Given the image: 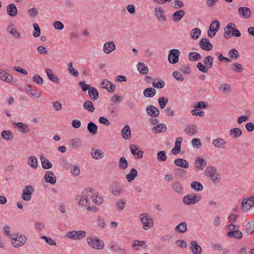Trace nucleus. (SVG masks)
<instances>
[{
    "mask_svg": "<svg viewBox=\"0 0 254 254\" xmlns=\"http://www.w3.org/2000/svg\"><path fill=\"white\" fill-rule=\"evenodd\" d=\"M232 30V35L234 37H239L241 33L239 30L236 28V26L234 23H229L224 28V37L226 39H229L231 37V32Z\"/></svg>",
    "mask_w": 254,
    "mask_h": 254,
    "instance_id": "2",
    "label": "nucleus"
},
{
    "mask_svg": "<svg viewBox=\"0 0 254 254\" xmlns=\"http://www.w3.org/2000/svg\"><path fill=\"white\" fill-rule=\"evenodd\" d=\"M137 175V172L135 169H131L130 172L126 175V178L128 182H131L135 179Z\"/></svg>",
    "mask_w": 254,
    "mask_h": 254,
    "instance_id": "43",
    "label": "nucleus"
},
{
    "mask_svg": "<svg viewBox=\"0 0 254 254\" xmlns=\"http://www.w3.org/2000/svg\"><path fill=\"white\" fill-rule=\"evenodd\" d=\"M218 90L219 92H221L223 94H226L231 92V87L228 84H222L218 87Z\"/></svg>",
    "mask_w": 254,
    "mask_h": 254,
    "instance_id": "39",
    "label": "nucleus"
},
{
    "mask_svg": "<svg viewBox=\"0 0 254 254\" xmlns=\"http://www.w3.org/2000/svg\"><path fill=\"white\" fill-rule=\"evenodd\" d=\"M83 106L84 108L90 112H93L95 110V107L92 102L89 100L85 101Z\"/></svg>",
    "mask_w": 254,
    "mask_h": 254,
    "instance_id": "53",
    "label": "nucleus"
},
{
    "mask_svg": "<svg viewBox=\"0 0 254 254\" xmlns=\"http://www.w3.org/2000/svg\"><path fill=\"white\" fill-rule=\"evenodd\" d=\"M174 164L183 168L187 169L189 167V162L185 159L182 158H178L174 160Z\"/></svg>",
    "mask_w": 254,
    "mask_h": 254,
    "instance_id": "31",
    "label": "nucleus"
},
{
    "mask_svg": "<svg viewBox=\"0 0 254 254\" xmlns=\"http://www.w3.org/2000/svg\"><path fill=\"white\" fill-rule=\"evenodd\" d=\"M89 96L93 99V100H96L98 98L99 94L97 89L94 87H91L88 91Z\"/></svg>",
    "mask_w": 254,
    "mask_h": 254,
    "instance_id": "49",
    "label": "nucleus"
},
{
    "mask_svg": "<svg viewBox=\"0 0 254 254\" xmlns=\"http://www.w3.org/2000/svg\"><path fill=\"white\" fill-rule=\"evenodd\" d=\"M93 198L92 201L96 204H101L103 199L102 196L94 193L91 188H87L82 191L81 195H77L76 199L78 200V204L81 207H86L90 204V199Z\"/></svg>",
    "mask_w": 254,
    "mask_h": 254,
    "instance_id": "1",
    "label": "nucleus"
},
{
    "mask_svg": "<svg viewBox=\"0 0 254 254\" xmlns=\"http://www.w3.org/2000/svg\"><path fill=\"white\" fill-rule=\"evenodd\" d=\"M156 94V90L152 87L146 88L143 91V95L145 97H153Z\"/></svg>",
    "mask_w": 254,
    "mask_h": 254,
    "instance_id": "42",
    "label": "nucleus"
},
{
    "mask_svg": "<svg viewBox=\"0 0 254 254\" xmlns=\"http://www.w3.org/2000/svg\"><path fill=\"white\" fill-rule=\"evenodd\" d=\"M87 242L92 248L96 250H102L104 247V243L97 238L88 237Z\"/></svg>",
    "mask_w": 254,
    "mask_h": 254,
    "instance_id": "7",
    "label": "nucleus"
},
{
    "mask_svg": "<svg viewBox=\"0 0 254 254\" xmlns=\"http://www.w3.org/2000/svg\"><path fill=\"white\" fill-rule=\"evenodd\" d=\"M146 113L151 117H157L159 115V111L153 105H148L146 109Z\"/></svg>",
    "mask_w": 254,
    "mask_h": 254,
    "instance_id": "19",
    "label": "nucleus"
},
{
    "mask_svg": "<svg viewBox=\"0 0 254 254\" xmlns=\"http://www.w3.org/2000/svg\"><path fill=\"white\" fill-rule=\"evenodd\" d=\"M246 231L248 234H251L254 232V221H251L247 223Z\"/></svg>",
    "mask_w": 254,
    "mask_h": 254,
    "instance_id": "55",
    "label": "nucleus"
},
{
    "mask_svg": "<svg viewBox=\"0 0 254 254\" xmlns=\"http://www.w3.org/2000/svg\"><path fill=\"white\" fill-rule=\"evenodd\" d=\"M175 172L181 179H184L187 177V172L183 169L179 168L176 169L175 170Z\"/></svg>",
    "mask_w": 254,
    "mask_h": 254,
    "instance_id": "62",
    "label": "nucleus"
},
{
    "mask_svg": "<svg viewBox=\"0 0 254 254\" xmlns=\"http://www.w3.org/2000/svg\"><path fill=\"white\" fill-rule=\"evenodd\" d=\"M2 138L6 140H11L14 137L12 132L10 130H3L1 133Z\"/></svg>",
    "mask_w": 254,
    "mask_h": 254,
    "instance_id": "38",
    "label": "nucleus"
},
{
    "mask_svg": "<svg viewBox=\"0 0 254 254\" xmlns=\"http://www.w3.org/2000/svg\"><path fill=\"white\" fill-rule=\"evenodd\" d=\"M205 175L208 177L214 183H219L220 181V174L216 169L213 167H208L205 171Z\"/></svg>",
    "mask_w": 254,
    "mask_h": 254,
    "instance_id": "6",
    "label": "nucleus"
},
{
    "mask_svg": "<svg viewBox=\"0 0 254 254\" xmlns=\"http://www.w3.org/2000/svg\"><path fill=\"white\" fill-rule=\"evenodd\" d=\"M184 130L187 134L193 135L197 132V128L194 125L188 126Z\"/></svg>",
    "mask_w": 254,
    "mask_h": 254,
    "instance_id": "40",
    "label": "nucleus"
},
{
    "mask_svg": "<svg viewBox=\"0 0 254 254\" xmlns=\"http://www.w3.org/2000/svg\"><path fill=\"white\" fill-rule=\"evenodd\" d=\"M172 189L178 194H182L183 192V186L179 181H175L171 185Z\"/></svg>",
    "mask_w": 254,
    "mask_h": 254,
    "instance_id": "26",
    "label": "nucleus"
},
{
    "mask_svg": "<svg viewBox=\"0 0 254 254\" xmlns=\"http://www.w3.org/2000/svg\"><path fill=\"white\" fill-rule=\"evenodd\" d=\"M190 249L193 254H201L202 249L195 241H191L190 243Z\"/></svg>",
    "mask_w": 254,
    "mask_h": 254,
    "instance_id": "22",
    "label": "nucleus"
},
{
    "mask_svg": "<svg viewBox=\"0 0 254 254\" xmlns=\"http://www.w3.org/2000/svg\"><path fill=\"white\" fill-rule=\"evenodd\" d=\"M230 134L235 138H238L242 134V131L239 128H233L230 129Z\"/></svg>",
    "mask_w": 254,
    "mask_h": 254,
    "instance_id": "50",
    "label": "nucleus"
},
{
    "mask_svg": "<svg viewBox=\"0 0 254 254\" xmlns=\"http://www.w3.org/2000/svg\"><path fill=\"white\" fill-rule=\"evenodd\" d=\"M71 144L72 148L78 149L82 145L81 140L79 138H74L71 140Z\"/></svg>",
    "mask_w": 254,
    "mask_h": 254,
    "instance_id": "57",
    "label": "nucleus"
},
{
    "mask_svg": "<svg viewBox=\"0 0 254 254\" xmlns=\"http://www.w3.org/2000/svg\"><path fill=\"white\" fill-rule=\"evenodd\" d=\"M40 158L41 161L42 166L44 169H49L52 168V164L43 155H41Z\"/></svg>",
    "mask_w": 254,
    "mask_h": 254,
    "instance_id": "35",
    "label": "nucleus"
},
{
    "mask_svg": "<svg viewBox=\"0 0 254 254\" xmlns=\"http://www.w3.org/2000/svg\"><path fill=\"white\" fill-rule=\"evenodd\" d=\"M213 62V58L211 56H206L203 61L204 64L207 68H210L212 67Z\"/></svg>",
    "mask_w": 254,
    "mask_h": 254,
    "instance_id": "56",
    "label": "nucleus"
},
{
    "mask_svg": "<svg viewBox=\"0 0 254 254\" xmlns=\"http://www.w3.org/2000/svg\"><path fill=\"white\" fill-rule=\"evenodd\" d=\"M190 188L196 191H200L203 189V186L200 183L195 181L191 183Z\"/></svg>",
    "mask_w": 254,
    "mask_h": 254,
    "instance_id": "44",
    "label": "nucleus"
},
{
    "mask_svg": "<svg viewBox=\"0 0 254 254\" xmlns=\"http://www.w3.org/2000/svg\"><path fill=\"white\" fill-rule=\"evenodd\" d=\"M15 126L17 127L20 128V131L23 133H27L29 132V128L27 125L24 124L21 122L17 123H14Z\"/></svg>",
    "mask_w": 254,
    "mask_h": 254,
    "instance_id": "47",
    "label": "nucleus"
},
{
    "mask_svg": "<svg viewBox=\"0 0 254 254\" xmlns=\"http://www.w3.org/2000/svg\"><path fill=\"white\" fill-rule=\"evenodd\" d=\"M122 137L125 139H129L131 138V131L129 127L126 125L121 131Z\"/></svg>",
    "mask_w": 254,
    "mask_h": 254,
    "instance_id": "33",
    "label": "nucleus"
},
{
    "mask_svg": "<svg viewBox=\"0 0 254 254\" xmlns=\"http://www.w3.org/2000/svg\"><path fill=\"white\" fill-rule=\"evenodd\" d=\"M201 34V30L198 28H195L190 31V36L194 40L197 39Z\"/></svg>",
    "mask_w": 254,
    "mask_h": 254,
    "instance_id": "52",
    "label": "nucleus"
},
{
    "mask_svg": "<svg viewBox=\"0 0 254 254\" xmlns=\"http://www.w3.org/2000/svg\"><path fill=\"white\" fill-rule=\"evenodd\" d=\"M86 234V232L83 230L80 231H70L68 232L66 236L73 240H81L84 237H85Z\"/></svg>",
    "mask_w": 254,
    "mask_h": 254,
    "instance_id": "10",
    "label": "nucleus"
},
{
    "mask_svg": "<svg viewBox=\"0 0 254 254\" xmlns=\"http://www.w3.org/2000/svg\"><path fill=\"white\" fill-rule=\"evenodd\" d=\"M137 68L140 73L142 74H146L148 72V68L145 66V64L143 63L139 62L137 64Z\"/></svg>",
    "mask_w": 254,
    "mask_h": 254,
    "instance_id": "45",
    "label": "nucleus"
},
{
    "mask_svg": "<svg viewBox=\"0 0 254 254\" xmlns=\"http://www.w3.org/2000/svg\"><path fill=\"white\" fill-rule=\"evenodd\" d=\"M189 59L190 61H196L201 59V55L197 52H190L189 54Z\"/></svg>",
    "mask_w": 254,
    "mask_h": 254,
    "instance_id": "54",
    "label": "nucleus"
},
{
    "mask_svg": "<svg viewBox=\"0 0 254 254\" xmlns=\"http://www.w3.org/2000/svg\"><path fill=\"white\" fill-rule=\"evenodd\" d=\"M115 49L116 45L113 41L106 42L104 45L103 51L106 54H110Z\"/></svg>",
    "mask_w": 254,
    "mask_h": 254,
    "instance_id": "24",
    "label": "nucleus"
},
{
    "mask_svg": "<svg viewBox=\"0 0 254 254\" xmlns=\"http://www.w3.org/2000/svg\"><path fill=\"white\" fill-rule=\"evenodd\" d=\"M91 154L92 157L96 159L101 158L104 156V153L99 149H92Z\"/></svg>",
    "mask_w": 254,
    "mask_h": 254,
    "instance_id": "48",
    "label": "nucleus"
},
{
    "mask_svg": "<svg viewBox=\"0 0 254 254\" xmlns=\"http://www.w3.org/2000/svg\"><path fill=\"white\" fill-rule=\"evenodd\" d=\"M101 88L107 89L110 92H113L116 89V85L109 80L105 79L101 83Z\"/></svg>",
    "mask_w": 254,
    "mask_h": 254,
    "instance_id": "16",
    "label": "nucleus"
},
{
    "mask_svg": "<svg viewBox=\"0 0 254 254\" xmlns=\"http://www.w3.org/2000/svg\"><path fill=\"white\" fill-rule=\"evenodd\" d=\"M46 72L47 74L48 78L53 82L59 83V78L57 76L53 73L52 70L50 69H46Z\"/></svg>",
    "mask_w": 254,
    "mask_h": 254,
    "instance_id": "41",
    "label": "nucleus"
},
{
    "mask_svg": "<svg viewBox=\"0 0 254 254\" xmlns=\"http://www.w3.org/2000/svg\"><path fill=\"white\" fill-rule=\"evenodd\" d=\"M254 206V196H250L243 199L240 209L244 213L248 212Z\"/></svg>",
    "mask_w": 254,
    "mask_h": 254,
    "instance_id": "3",
    "label": "nucleus"
},
{
    "mask_svg": "<svg viewBox=\"0 0 254 254\" xmlns=\"http://www.w3.org/2000/svg\"><path fill=\"white\" fill-rule=\"evenodd\" d=\"M6 10L7 14L11 17H15L17 14L18 10L14 3H11L7 5Z\"/></svg>",
    "mask_w": 254,
    "mask_h": 254,
    "instance_id": "29",
    "label": "nucleus"
},
{
    "mask_svg": "<svg viewBox=\"0 0 254 254\" xmlns=\"http://www.w3.org/2000/svg\"><path fill=\"white\" fill-rule=\"evenodd\" d=\"M180 52L176 49L171 50L168 56V61L170 63L175 64L178 62Z\"/></svg>",
    "mask_w": 254,
    "mask_h": 254,
    "instance_id": "11",
    "label": "nucleus"
},
{
    "mask_svg": "<svg viewBox=\"0 0 254 254\" xmlns=\"http://www.w3.org/2000/svg\"><path fill=\"white\" fill-rule=\"evenodd\" d=\"M72 62L68 64V71L72 75L77 77L78 75V71L73 67Z\"/></svg>",
    "mask_w": 254,
    "mask_h": 254,
    "instance_id": "58",
    "label": "nucleus"
},
{
    "mask_svg": "<svg viewBox=\"0 0 254 254\" xmlns=\"http://www.w3.org/2000/svg\"><path fill=\"white\" fill-rule=\"evenodd\" d=\"M154 14L156 18L159 21L163 22L166 20V16L164 10L161 7L154 8Z\"/></svg>",
    "mask_w": 254,
    "mask_h": 254,
    "instance_id": "14",
    "label": "nucleus"
},
{
    "mask_svg": "<svg viewBox=\"0 0 254 254\" xmlns=\"http://www.w3.org/2000/svg\"><path fill=\"white\" fill-rule=\"evenodd\" d=\"M44 179L47 183H50L51 185L56 184L57 180L54 174L50 171L46 172L44 176Z\"/></svg>",
    "mask_w": 254,
    "mask_h": 254,
    "instance_id": "28",
    "label": "nucleus"
},
{
    "mask_svg": "<svg viewBox=\"0 0 254 254\" xmlns=\"http://www.w3.org/2000/svg\"><path fill=\"white\" fill-rule=\"evenodd\" d=\"M227 144L226 141L221 137L215 139L212 141L213 146L218 149L224 148Z\"/></svg>",
    "mask_w": 254,
    "mask_h": 254,
    "instance_id": "25",
    "label": "nucleus"
},
{
    "mask_svg": "<svg viewBox=\"0 0 254 254\" xmlns=\"http://www.w3.org/2000/svg\"><path fill=\"white\" fill-rule=\"evenodd\" d=\"M166 130L167 127L164 124H158L156 126L153 127L152 128V132L155 134L165 132Z\"/></svg>",
    "mask_w": 254,
    "mask_h": 254,
    "instance_id": "32",
    "label": "nucleus"
},
{
    "mask_svg": "<svg viewBox=\"0 0 254 254\" xmlns=\"http://www.w3.org/2000/svg\"><path fill=\"white\" fill-rule=\"evenodd\" d=\"M185 10L183 9L178 10L172 15V20L175 23L179 22L185 16Z\"/></svg>",
    "mask_w": 254,
    "mask_h": 254,
    "instance_id": "23",
    "label": "nucleus"
},
{
    "mask_svg": "<svg viewBox=\"0 0 254 254\" xmlns=\"http://www.w3.org/2000/svg\"><path fill=\"white\" fill-rule=\"evenodd\" d=\"M87 128L88 131L92 135H95L97 133L98 127L93 122H89L87 124Z\"/></svg>",
    "mask_w": 254,
    "mask_h": 254,
    "instance_id": "36",
    "label": "nucleus"
},
{
    "mask_svg": "<svg viewBox=\"0 0 254 254\" xmlns=\"http://www.w3.org/2000/svg\"><path fill=\"white\" fill-rule=\"evenodd\" d=\"M11 244L15 248L24 246L27 241L26 237L22 234H16L11 238Z\"/></svg>",
    "mask_w": 254,
    "mask_h": 254,
    "instance_id": "5",
    "label": "nucleus"
},
{
    "mask_svg": "<svg viewBox=\"0 0 254 254\" xmlns=\"http://www.w3.org/2000/svg\"><path fill=\"white\" fill-rule=\"evenodd\" d=\"M26 90L29 92L31 96L35 98H39L41 95V93L37 88L32 89L31 86H28Z\"/></svg>",
    "mask_w": 254,
    "mask_h": 254,
    "instance_id": "51",
    "label": "nucleus"
},
{
    "mask_svg": "<svg viewBox=\"0 0 254 254\" xmlns=\"http://www.w3.org/2000/svg\"><path fill=\"white\" fill-rule=\"evenodd\" d=\"M200 47L204 51H211L213 48L212 44L207 38L201 39L199 42Z\"/></svg>",
    "mask_w": 254,
    "mask_h": 254,
    "instance_id": "17",
    "label": "nucleus"
},
{
    "mask_svg": "<svg viewBox=\"0 0 254 254\" xmlns=\"http://www.w3.org/2000/svg\"><path fill=\"white\" fill-rule=\"evenodd\" d=\"M201 199V196L200 195L189 194L184 197L183 202L186 205H190L197 203Z\"/></svg>",
    "mask_w": 254,
    "mask_h": 254,
    "instance_id": "9",
    "label": "nucleus"
},
{
    "mask_svg": "<svg viewBox=\"0 0 254 254\" xmlns=\"http://www.w3.org/2000/svg\"><path fill=\"white\" fill-rule=\"evenodd\" d=\"M110 191L114 195L119 196L123 193V189L119 183L114 182L111 184Z\"/></svg>",
    "mask_w": 254,
    "mask_h": 254,
    "instance_id": "13",
    "label": "nucleus"
},
{
    "mask_svg": "<svg viewBox=\"0 0 254 254\" xmlns=\"http://www.w3.org/2000/svg\"><path fill=\"white\" fill-rule=\"evenodd\" d=\"M228 227L229 228L230 231L227 233V236L229 238H233L237 239H240L243 237V234L242 232L237 230L239 228L238 225H235L231 224L228 225Z\"/></svg>",
    "mask_w": 254,
    "mask_h": 254,
    "instance_id": "4",
    "label": "nucleus"
},
{
    "mask_svg": "<svg viewBox=\"0 0 254 254\" xmlns=\"http://www.w3.org/2000/svg\"><path fill=\"white\" fill-rule=\"evenodd\" d=\"M128 167V162L125 157H121L119 159V167L121 170H125Z\"/></svg>",
    "mask_w": 254,
    "mask_h": 254,
    "instance_id": "46",
    "label": "nucleus"
},
{
    "mask_svg": "<svg viewBox=\"0 0 254 254\" xmlns=\"http://www.w3.org/2000/svg\"><path fill=\"white\" fill-rule=\"evenodd\" d=\"M126 202V201L125 199H120L116 203V208L120 211L123 210L125 208Z\"/></svg>",
    "mask_w": 254,
    "mask_h": 254,
    "instance_id": "60",
    "label": "nucleus"
},
{
    "mask_svg": "<svg viewBox=\"0 0 254 254\" xmlns=\"http://www.w3.org/2000/svg\"><path fill=\"white\" fill-rule=\"evenodd\" d=\"M176 232L180 233H184L187 230V224L186 222H182L177 225L175 228Z\"/></svg>",
    "mask_w": 254,
    "mask_h": 254,
    "instance_id": "34",
    "label": "nucleus"
},
{
    "mask_svg": "<svg viewBox=\"0 0 254 254\" xmlns=\"http://www.w3.org/2000/svg\"><path fill=\"white\" fill-rule=\"evenodd\" d=\"M220 28V22L218 20L213 21L210 25L209 29L207 32V35L209 37L212 38L214 37L216 32Z\"/></svg>",
    "mask_w": 254,
    "mask_h": 254,
    "instance_id": "12",
    "label": "nucleus"
},
{
    "mask_svg": "<svg viewBox=\"0 0 254 254\" xmlns=\"http://www.w3.org/2000/svg\"><path fill=\"white\" fill-rule=\"evenodd\" d=\"M0 79L8 83L11 82L13 78V76L2 69H0Z\"/></svg>",
    "mask_w": 254,
    "mask_h": 254,
    "instance_id": "27",
    "label": "nucleus"
},
{
    "mask_svg": "<svg viewBox=\"0 0 254 254\" xmlns=\"http://www.w3.org/2000/svg\"><path fill=\"white\" fill-rule=\"evenodd\" d=\"M182 140L183 138L181 137L176 138L175 147L172 149L173 154L176 155L180 152Z\"/></svg>",
    "mask_w": 254,
    "mask_h": 254,
    "instance_id": "30",
    "label": "nucleus"
},
{
    "mask_svg": "<svg viewBox=\"0 0 254 254\" xmlns=\"http://www.w3.org/2000/svg\"><path fill=\"white\" fill-rule=\"evenodd\" d=\"M34 189L32 186H26L23 190L22 198L24 200L28 201L31 198V195Z\"/></svg>",
    "mask_w": 254,
    "mask_h": 254,
    "instance_id": "15",
    "label": "nucleus"
},
{
    "mask_svg": "<svg viewBox=\"0 0 254 254\" xmlns=\"http://www.w3.org/2000/svg\"><path fill=\"white\" fill-rule=\"evenodd\" d=\"M239 15L243 18L248 19L251 17L252 13L250 9L248 7H240L238 9Z\"/></svg>",
    "mask_w": 254,
    "mask_h": 254,
    "instance_id": "18",
    "label": "nucleus"
},
{
    "mask_svg": "<svg viewBox=\"0 0 254 254\" xmlns=\"http://www.w3.org/2000/svg\"><path fill=\"white\" fill-rule=\"evenodd\" d=\"M108 110L112 116H116L117 115V106L115 104H110L108 107Z\"/></svg>",
    "mask_w": 254,
    "mask_h": 254,
    "instance_id": "61",
    "label": "nucleus"
},
{
    "mask_svg": "<svg viewBox=\"0 0 254 254\" xmlns=\"http://www.w3.org/2000/svg\"><path fill=\"white\" fill-rule=\"evenodd\" d=\"M28 164L32 168L36 169L38 167L37 159L34 156H30L28 158Z\"/></svg>",
    "mask_w": 254,
    "mask_h": 254,
    "instance_id": "37",
    "label": "nucleus"
},
{
    "mask_svg": "<svg viewBox=\"0 0 254 254\" xmlns=\"http://www.w3.org/2000/svg\"><path fill=\"white\" fill-rule=\"evenodd\" d=\"M206 161L201 157H197L195 160L194 167L197 171L204 169L206 166Z\"/></svg>",
    "mask_w": 254,
    "mask_h": 254,
    "instance_id": "20",
    "label": "nucleus"
},
{
    "mask_svg": "<svg viewBox=\"0 0 254 254\" xmlns=\"http://www.w3.org/2000/svg\"><path fill=\"white\" fill-rule=\"evenodd\" d=\"M129 149L131 153L135 159H141L142 158L143 152L138 150L136 145L131 144L129 146Z\"/></svg>",
    "mask_w": 254,
    "mask_h": 254,
    "instance_id": "21",
    "label": "nucleus"
},
{
    "mask_svg": "<svg viewBox=\"0 0 254 254\" xmlns=\"http://www.w3.org/2000/svg\"><path fill=\"white\" fill-rule=\"evenodd\" d=\"M233 70L236 72H241L243 70L242 65L239 63H234L231 65Z\"/></svg>",
    "mask_w": 254,
    "mask_h": 254,
    "instance_id": "63",
    "label": "nucleus"
},
{
    "mask_svg": "<svg viewBox=\"0 0 254 254\" xmlns=\"http://www.w3.org/2000/svg\"><path fill=\"white\" fill-rule=\"evenodd\" d=\"M228 55L230 59L234 60H237L239 57V52L235 49H233L229 51Z\"/></svg>",
    "mask_w": 254,
    "mask_h": 254,
    "instance_id": "59",
    "label": "nucleus"
},
{
    "mask_svg": "<svg viewBox=\"0 0 254 254\" xmlns=\"http://www.w3.org/2000/svg\"><path fill=\"white\" fill-rule=\"evenodd\" d=\"M7 30L8 32L12 34L15 38H20V33L18 31L16 30V28L12 27L11 26H9Z\"/></svg>",
    "mask_w": 254,
    "mask_h": 254,
    "instance_id": "64",
    "label": "nucleus"
},
{
    "mask_svg": "<svg viewBox=\"0 0 254 254\" xmlns=\"http://www.w3.org/2000/svg\"><path fill=\"white\" fill-rule=\"evenodd\" d=\"M140 221L143 225V228L147 230L153 226V219L147 213H142L139 215Z\"/></svg>",
    "mask_w": 254,
    "mask_h": 254,
    "instance_id": "8",
    "label": "nucleus"
}]
</instances>
